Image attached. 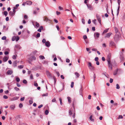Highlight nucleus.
Segmentation results:
<instances>
[{
  "label": "nucleus",
  "mask_w": 125,
  "mask_h": 125,
  "mask_svg": "<svg viewBox=\"0 0 125 125\" xmlns=\"http://www.w3.org/2000/svg\"><path fill=\"white\" fill-rule=\"evenodd\" d=\"M120 36L116 34L115 35L114 37V40L115 42H117L119 40Z\"/></svg>",
  "instance_id": "f257e3e1"
},
{
  "label": "nucleus",
  "mask_w": 125,
  "mask_h": 125,
  "mask_svg": "<svg viewBox=\"0 0 125 125\" xmlns=\"http://www.w3.org/2000/svg\"><path fill=\"white\" fill-rule=\"evenodd\" d=\"M107 62L109 68L112 70V65L111 62V61H109Z\"/></svg>",
  "instance_id": "f03ea898"
},
{
  "label": "nucleus",
  "mask_w": 125,
  "mask_h": 125,
  "mask_svg": "<svg viewBox=\"0 0 125 125\" xmlns=\"http://www.w3.org/2000/svg\"><path fill=\"white\" fill-rule=\"evenodd\" d=\"M109 46L111 47H116V44L114 42L112 41H111L110 42Z\"/></svg>",
  "instance_id": "7ed1b4c3"
},
{
  "label": "nucleus",
  "mask_w": 125,
  "mask_h": 125,
  "mask_svg": "<svg viewBox=\"0 0 125 125\" xmlns=\"http://www.w3.org/2000/svg\"><path fill=\"white\" fill-rule=\"evenodd\" d=\"M100 34L98 32H96L94 33V36L95 39L98 38Z\"/></svg>",
  "instance_id": "20e7f679"
},
{
  "label": "nucleus",
  "mask_w": 125,
  "mask_h": 125,
  "mask_svg": "<svg viewBox=\"0 0 125 125\" xmlns=\"http://www.w3.org/2000/svg\"><path fill=\"white\" fill-rule=\"evenodd\" d=\"M46 73L47 77L49 78H51L52 77V75L48 71H46Z\"/></svg>",
  "instance_id": "39448f33"
},
{
  "label": "nucleus",
  "mask_w": 125,
  "mask_h": 125,
  "mask_svg": "<svg viewBox=\"0 0 125 125\" xmlns=\"http://www.w3.org/2000/svg\"><path fill=\"white\" fill-rule=\"evenodd\" d=\"M117 2L118 3L119 6L118 7V9L117 10V16L119 14V8H120V4L121 3V1L120 0H117Z\"/></svg>",
  "instance_id": "423d86ee"
},
{
  "label": "nucleus",
  "mask_w": 125,
  "mask_h": 125,
  "mask_svg": "<svg viewBox=\"0 0 125 125\" xmlns=\"http://www.w3.org/2000/svg\"><path fill=\"white\" fill-rule=\"evenodd\" d=\"M96 17H97V19L99 22L101 23V20L100 16L98 14H96Z\"/></svg>",
  "instance_id": "0eeeda50"
},
{
  "label": "nucleus",
  "mask_w": 125,
  "mask_h": 125,
  "mask_svg": "<svg viewBox=\"0 0 125 125\" xmlns=\"http://www.w3.org/2000/svg\"><path fill=\"white\" fill-rule=\"evenodd\" d=\"M111 57V54L110 53H109L108 55L107 56V61H110V59Z\"/></svg>",
  "instance_id": "6e6552de"
},
{
  "label": "nucleus",
  "mask_w": 125,
  "mask_h": 125,
  "mask_svg": "<svg viewBox=\"0 0 125 125\" xmlns=\"http://www.w3.org/2000/svg\"><path fill=\"white\" fill-rule=\"evenodd\" d=\"M18 61L17 60H15L13 62L12 64L13 66L15 67L17 66Z\"/></svg>",
  "instance_id": "1a4fd4ad"
},
{
  "label": "nucleus",
  "mask_w": 125,
  "mask_h": 125,
  "mask_svg": "<svg viewBox=\"0 0 125 125\" xmlns=\"http://www.w3.org/2000/svg\"><path fill=\"white\" fill-rule=\"evenodd\" d=\"M69 113L70 115H71L72 114L74 113V110L73 109V108H72L69 110Z\"/></svg>",
  "instance_id": "9d476101"
},
{
  "label": "nucleus",
  "mask_w": 125,
  "mask_h": 125,
  "mask_svg": "<svg viewBox=\"0 0 125 125\" xmlns=\"http://www.w3.org/2000/svg\"><path fill=\"white\" fill-rule=\"evenodd\" d=\"M9 58V56H5L3 58V61L4 62H6L8 59Z\"/></svg>",
  "instance_id": "9b49d317"
},
{
  "label": "nucleus",
  "mask_w": 125,
  "mask_h": 125,
  "mask_svg": "<svg viewBox=\"0 0 125 125\" xmlns=\"http://www.w3.org/2000/svg\"><path fill=\"white\" fill-rule=\"evenodd\" d=\"M45 45L47 47H49L50 46V44L49 41H47L45 43Z\"/></svg>",
  "instance_id": "f8f14e48"
},
{
  "label": "nucleus",
  "mask_w": 125,
  "mask_h": 125,
  "mask_svg": "<svg viewBox=\"0 0 125 125\" xmlns=\"http://www.w3.org/2000/svg\"><path fill=\"white\" fill-rule=\"evenodd\" d=\"M86 5L88 7V9L90 10H93V8L89 4H86Z\"/></svg>",
  "instance_id": "ddd939ff"
},
{
  "label": "nucleus",
  "mask_w": 125,
  "mask_h": 125,
  "mask_svg": "<svg viewBox=\"0 0 125 125\" xmlns=\"http://www.w3.org/2000/svg\"><path fill=\"white\" fill-rule=\"evenodd\" d=\"M112 34V33L111 32H110L108 33H107L106 34V36L104 37L105 38H109L110 37V36Z\"/></svg>",
  "instance_id": "4468645a"
},
{
  "label": "nucleus",
  "mask_w": 125,
  "mask_h": 125,
  "mask_svg": "<svg viewBox=\"0 0 125 125\" xmlns=\"http://www.w3.org/2000/svg\"><path fill=\"white\" fill-rule=\"evenodd\" d=\"M120 58L122 60L123 59V53L122 52H120Z\"/></svg>",
  "instance_id": "2eb2a0df"
},
{
  "label": "nucleus",
  "mask_w": 125,
  "mask_h": 125,
  "mask_svg": "<svg viewBox=\"0 0 125 125\" xmlns=\"http://www.w3.org/2000/svg\"><path fill=\"white\" fill-rule=\"evenodd\" d=\"M15 108V105L14 104L11 105H10V108L11 109L13 110Z\"/></svg>",
  "instance_id": "dca6fc26"
},
{
  "label": "nucleus",
  "mask_w": 125,
  "mask_h": 125,
  "mask_svg": "<svg viewBox=\"0 0 125 125\" xmlns=\"http://www.w3.org/2000/svg\"><path fill=\"white\" fill-rule=\"evenodd\" d=\"M12 73V71L11 70H8L7 72V73L8 75H11Z\"/></svg>",
  "instance_id": "f3484780"
},
{
  "label": "nucleus",
  "mask_w": 125,
  "mask_h": 125,
  "mask_svg": "<svg viewBox=\"0 0 125 125\" xmlns=\"http://www.w3.org/2000/svg\"><path fill=\"white\" fill-rule=\"evenodd\" d=\"M26 4L28 5H31L32 3V2L31 1H26L25 2Z\"/></svg>",
  "instance_id": "a211bd4d"
},
{
  "label": "nucleus",
  "mask_w": 125,
  "mask_h": 125,
  "mask_svg": "<svg viewBox=\"0 0 125 125\" xmlns=\"http://www.w3.org/2000/svg\"><path fill=\"white\" fill-rule=\"evenodd\" d=\"M32 60H33L32 59L31 57H30L28 58V61L29 63L31 64V62Z\"/></svg>",
  "instance_id": "6ab92c4d"
},
{
  "label": "nucleus",
  "mask_w": 125,
  "mask_h": 125,
  "mask_svg": "<svg viewBox=\"0 0 125 125\" xmlns=\"http://www.w3.org/2000/svg\"><path fill=\"white\" fill-rule=\"evenodd\" d=\"M9 14L11 16H13L15 14V13L13 12L10 11L9 13Z\"/></svg>",
  "instance_id": "aec40b11"
},
{
  "label": "nucleus",
  "mask_w": 125,
  "mask_h": 125,
  "mask_svg": "<svg viewBox=\"0 0 125 125\" xmlns=\"http://www.w3.org/2000/svg\"><path fill=\"white\" fill-rule=\"evenodd\" d=\"M43 29V27L42 26H40V27L38 29V30L37 31H38L39 32H41V30H42Z\"/></svg>",
  "instance_id": "412c9836"
},
{
  "label": "nucleus",
  "mask_w": 125,
  "mask_h": 125,
  "mask_svg": "<svg viewBox=\"0 0 125 125\" xmlns=\"http://www.w3.org/2000/svg\"><path fill=\"white\" fill-rule=\"evenodd\" d=\"M34 22H35L36 23V26L37 28L39 26V23L37 22H32L33 24V25Z\"/></svg>",
  "instance_id": "4be33fe9"
},
{
  "label": "nucleus",
  "mask_w": 125,
  "mask_h": 125,
  "mask_svg": "<svg viewBox=\"0 0 125 125\" xmlns=\"http://www.w3.org/2000/svg\"><path fill=\"white\" fill-rule=\"evenodd\" d=\"M118 70V69H117L115 71L114 73V75H116L117 74Z\"/></svg>",
  "instance_id": "5701e85b"
},
{
  "label": "nucleus",
  "mask_w": 125,
  "mask_h": 125,
  "mask_svg": "<svg viewBox=\"0 0 125 125\" xmlns=\"http://www.w3.org/2000/svg\"><path fill=\"white\" fill-rule=\"evenodd\" d=\"M74 74L76 76V78H78L80 76L79 74L77 72H75Z\"/></svg>",
  "instance_id": "b1692460"
},
{
  "label": "nucleus",
  "mask_w": 125,
  "mask_h": 125,
  "mask_svg": "<svg viewBox=\"0 0 125 125\" xmlns=\"http://www.w3.org/2000/svg\"><path fill=\"white\" fill-rule=\"evenodd\" d=\"M44 21H46V22L47 21H50V22L51 21V20L50 19H48V18L47 17H46L44 19Z\"/></svg>",
  "instance_id": "393cba45"
},
{
  "label": "nucleus",
  "mask_w": 125,
  "mask_h": 125,
  "mask_svg": "<svg viewBox=\"0 0 125 125\" xmlns=\"http://www.w3.org/2000/svg\"><path fill=\"white\" fill-rule=\"evenodd\" d=\"M109 30V28L106 29L103 32V34H104L106 33H107Z\"/></svg>",
  "instance_id": "a878e982"
},
{
  "label": "nucleus",
  "mask_w": 125,
  "mask_h": 125,
  "mask_svg": "<svg viewBox=\"0 0 125 125\" xmlns=\"http://www.w3.org/2000/svg\"><path fill=\"white\" fill-rule=\"evenodd\" d=\"M19 98V97L17 96H15L12 98V100H15L18 99Z\"/></svg>",
  "instance_id": "bb28decb"
},
{
  "label": "nucleus",
  "mask_w": 125,
  "mask_h": 125,
  "mask_svg": "<svg viewBox=\"0 0 125 125\" xmlns=\"http://www.w3.org/2000/svg\"><path fill=\"white\" fill-rule=\"evenodd\" d=\"M30 98L31 99V100L29 101V103L30 104H31L33 103L32 99L31 97H30Z\"/></svg>",
  "instance_id": "cd10ccee"
},
{
  "label": "nucleus",
  "mask_w": 125,
  "mask_h": 125,
  "mask_svg": "<svg viewBox=\"0 0 125 125\" xmlns=\"http://www.w3.org/2000/svg\"><path fill=\"white\" fill-rule=\"evenodd\" d=\"M89 69L92 70H94V67L92 66L89 67Z\"/></svg>",
  "instance_id": "c85d7f7f"
},
{
  "label": "nucleus",
  "mask_w": 125,
  "mask_h": 125,
  "mask_svg": "<svg viewBox=\"0 0 125 125\" xmlns=\"http://www.w3.org/2000/svg\"><path fill=\"white\" fill-rule=\"evenodd\" d=\"M67 98L68 100V102L70 104V103L71 102V98L70 97H67Z\"/></svg>",
  "instance_id": "c756f323"
},
{
  "label": "nucleus",
  "mask_w": 125,
  "mask_h": 125,
  "mask_svg": "<svg viewBox=\"0 0 125 125\" xmlns=\"http://www.w3.org/2000/svg\"><path fill=\"white\" fill-rule=\"evenodd\" d=\"M73 109L74 110V113L73 114L74 115L72 117L73 118H74L75 117V110L74 107H73Z\"/></svg>",
  "instance_id": "7c9ffc66"
},
{
  "label": "nucleus",
  "mask_w": 125,
  "mask_h": 125,
  "mask_svg": "<svg viewBox=\"0 0 125 125\" xmlns=\"http://www.w3.org/2000/svg\"><path fill=\"white\" fill-rule=\"evenodd\" d=\"M93 116L92 115H91L90 117V119L91 121L94 122V120L92 118Z\"/></svg>",
  "instance_id": "2f4dec72"
},
{
  "label": "nucleus",
  "mask_w": 125,
  "mask_h": 125,
  "mask_svg": "<svg viewBox=\"0 0 125 125\" xmlns=\"http://www.w3.org/2000/svg\"><path fill=\"white\" fill-rule=\"evenodd\" d=\"M39 57L41 59H45V57L44 56L42 55H40L39 56Z\"/></svg>",
  "instance_id": "473e14b6"
},
{
  "label": "nucleus",
  "mask_w": 125,
  "mask_h": 125,
  "mask_svg": "<svg viewBox=\"0 0 125 125\" xmlns=\"http://www.w3.org/2000/svg\"><path fill=\"white\" fill-rule=\"evenodd\" d=\"M17 57V55H13V56L12 58L14 60L16 59V57Z\"/></svg>",
  "instance_id": "72a5a7b5"
},
{
  "label": "nucleus",
  "mask_w": 125,
  "mask_h": 125,
  "mask_svg": "<svg viewBox=\"0 0 125 125\" xmlns=\"http://www.w3.org/2000/svg\"><path fill=\"white\" fill-rule=\"evenodd\" d=\"M40 34L39 33H38L37 34L36 38H38L40 37Z\"/></svg>",
  "instance_id": "f704fd0d"
},
{
  "label": "nucleus",
  "mask_w": 125,
  "mask_h": 125,
  "mask_svg": "<svg viewBox=\"0 0 125 125\" xmlns=\"http://www.w3.org/2000/svg\"><path fill=\"white\" fill-rule=\"evenodd\" d=\"M4 14L5 16H6L8 14V12L6 11H5L4 12Z\"/></svg>",
  "instance_id": "c9c22d12"
},
{
  "label": "nucleus",
  "mask_w": 125,
  "mask_h": 125,
  "mask_svg": "<svg viewBox=\"0 0 125 125\" xmlns=\"http://www.w3.org/2000/svg\"><path fill=\"white\" fill-rule=\"evenodd\" d=\"M116 88L117 89H119L120 88V87L119 84H116Z\"/></svg>",
  "instance_id": "e433bc0d"
},
{
  "label": "nucleus",
  "mask_w": 125,
  "mask_h": 125,
  "mask_svg": "<svg viewBox=\"0 0 125 125\" xmlns=\"http://www.w3.org/2000/svg\"><path fill=\"white\" fill-rule=\"evenodd\" d=\"M16 37L14 36L12 38V40L13 41H14L15 40H16Z\"/></svg>",
  "instance_id": "4c0bfd02"
},
{
  "label": "nucleus",
  "mask_w": 125,
  "mask_h": 125,
  "mask_svg": "<svg viewBox=\"0 0 125 125\" xmlns=\"http://www.w3.org/2000/svg\"><path fill=\"white\" fill-rule=\"evenodd\" d=\"M14 89L15 90H16V91H18L20 89H19L18 88H17V87H15L14 88Z\"/></svg>",
  "instance_id": "58836bf2"
},
{
  "label": "nucleus",
  "mask_w": 125,
  "mask_h": 125,
  "mask_svg": "<svg viewBox=\"0 0 125 125\" xmlns=\"http://www.w3.org/2000/svg\"><path fill=\"white\" fill-rule=\"evenodd\" d=\"M116 33H117L118 31V29L116 27H115L114 28Z\"/></svg>",
  "instance_id": "ea45409f"
},
{
  "label": "nucleus",
  "mask_w": 125,
  "mask_h": 125,
  "mask_svg": "<svg viewBox=\"0 0 125 125\" xmlns=\"http://www.w3.org/2000/svg\"><path fill=\"white\" fill-rule=\"evenodd\" d=\"M18 68L20 69H22L23 67V65H21L19 66H18Z\"/></svg>",
  "instance_id": "a19ab883"
},
{
  "label": "nucleus",
  "mask_w": 125,
  "mask_h": 125,
  "mask_svg": "<svg viewBox=\"0 0 125 125\" xmlns=\"http://www.w3.org/2000/svg\"><path fill=\"white\" fill-rule=\"evenodd\" d=\"M49 111L47 110H46L45 111V113L46 115H47L49 113Z\"/></svg>",
  "instance_id": "79ce46f5"
},
{
  "label": "nucleus",
  "mask_w": 125,
  "mask_h": 125,
  "mask_svg": "<svg viewBox=\"0 0 125 125\" xmlns=\"http://www.w3.org/2000/svg\"><path fill=\"white\" fill-rule=\"evenodd\" d=\"M59 100H60V103L61 105H62V99L61 98H59Z\"/></svg>",
  "instance_id": "37998d69"
},
{
  "label": "nucleus",
  "mask_w": 125,
  "mask_h": 125,
  "mask_svg": "<svg viewBox=\"0 0 125 125\" xmlns=\"http://www.w3.org/2000/svg\"><path fill=\"white\" fill-rule=\"evenodd\" d=\"M16 81L17 82H19L20 81V79L19 77H17L16 78Z\"/></svg>",
  "instance_id": "c03bdc74"
},
{
  "label": "nucleus",
  "mask_w": 125,
  "mask_h": 125,
  "mask_svg": "<svg viewBox=\"0 0 125 125\" xmlns=\"http://www.w3.org/2000/svg\"><path fill=\"white\" fill-rule=\"evenodd\" d=\"M23 83L24 84H26L27 83V81L26 80L24 79L23 80Z\"/></svg>",
  "instance_id": "a18cd8bd"
},
{
  "label": "nucleus",
  "mask_w": 125,
  "mask_h": 125,
  "mask_svg": "<svg viewBox=\"0 0 125 125\" xmlns=\"http://www.w3.org/2000/svg\"><path fill=\"white\" fill-rule=\"evenodd\" d=\"M83 37L85 41V39H86L87 38V36L86 35H84L83 36Z\"/></svg>",
  "instance_id": "49530a36"
},
{
  "label": "nucleus",
  "mask_w": 125,
  "mask_h": 125,
  "mask_svg": "<svg viewBox=\"0 0 125 125\" xmlns=\"http://www.w3.org/2000/svg\"><path fill=\"white\" fill-rule=\"evenodd\" d=\"M92 66V64L91 63V62H88V67H89H89H90V66Z\"/></svg>",
  "instance_id": "de8ad7c7"
},
{
  "label": "nucleus",
  "mask_w": 125,
  "mask_h": 125,
  "mask_svg": "<svg viewBox=\"0 0 125 125\" xmlns=\"http://www.w3.org/2000/svg\"><path fill=\"white\" fill-rule=\"evenodd\" d=\"M74 83L73 82H72L71 85V88H73V87Z\"/></svg>",
  "instance_id": "09e8293b"
},
{
  "label": "nucleus",
  "mask_w": 125,
  "mask_h": 125,
  "mask_svg": "<svg viewBox=\"0 0 125 125\" xmlns=\"http://www.w3.org/2000/svg\"><path fill=\"white\" fill-rule=\"evenodd\" d=\"M6 37L5 36H3L2 38L1 39L2 40H6Z\"/></svg>",
  "instance_id": "8fccbe9b"
},
{
  "label": "nucleus",
  "mask_w": 125,
  "mask_h": 125,
  "mask_svg": "<svg viewBox=\"0 0 125 125\" xmlns=\"http://www.w3.org/2000/svg\"><path fill=\"white\" fill-rule=\"evenodd\" d=\"M31 57L32 58V59L33 60H35L36 59V58L34 57V56H32Z\"/></svg>",
  "instance_id": "3c124183"
},
{
  "label": "nucleus",
  "mask_w": 125,
  "mask_h": 125,
  "mask_svg": "<svg viewBox=\"0 0 125 125\" xmlns=\"http://www.w3.org/2000/svg\"><path fill=\"white\" fill-rule=\"evenodd\" d=\"M94 78V82L95 80V78H96L95 75V73L94 74V75L93 76Z\"/></svg>",
  "instance_id": "603ef678"
},
{
  "label": "nucleus",
  "mask_w": 125,
  "mask_h": 125,
  "mask_svg": "<svg viewBox=\"0 0 125 125\" xmlns=\"http://www.w3.org/2000/svg\"><path fill=\"white\" fill-rule=\"evenodd\" d=\"M19 6V4H17L16 5V6L14 7V8L16 9L17 8V7H18Z\"/></svg>",
  "instance_id": "864d4df0"
},
{
  "label": "nucleus",
  "mask_w": 125,
  "mask_h": 125,
  "mask_svg": "<svg viewBox=\"0 0 125 125\" xmlns=\"http://www.w3.org/2000/svg\"><path fill=\"white\" fill-rule=\"evenodd\" d=\"M42 42L43 43H45L46 42V41L45 39H43L42 40Z\"/></svg>",
  "instance_id": "5fc2aeb1"
},
{
  "label": "nucleus",
  "mask_w": 125,
  "mask_h": 125,
  "mask_svg": "<svg viewBox=\"0 0 125 125\" xmlns=\"http://www.w3.org/2000/svg\"><path fill=\"white\" fill-rule=\"evenodd\" d=\"M25 99L24 97H22L21 98L20 100L21 101H22L24 100Z\"/></svg>",
  "instance_id": "6e6d98bb"
},
{
  "label": "nucleus",
  "mask_w": 125,
  "mask_h": 125,
  "mask_svg": "<svg viewBox=\"0 0 125 125\" xmlns=\"http://www.w3.org/2000/svg\"><path fill=\"white\" fill-rule=\"evenodd\" d=\"M48 95V94L47 93H46L45 94H44L42 95L43 96H47Z\"/></svg>",
  "instance_id": "4d7b16f0"
},
{
  "label": "nucleus",
  "mask_w": 125,
  "mask_h": 125,
  "mask_svg": "<svg viewBox=\"0 0 125 125\" xmlns=\"http://www.w3.org/2000/svg\"><path fill=\"white\" fill-rule=\"evenodd\" d=\"M23 105L22 104L20 103L19 105V106L20 108H21L22 107Z\"/></svg>",
  "instance_id": "13d9d810"
},
{
  "label": "nucleus",
  "mask_w": 125,
  "mask_h": 125,
  "mask_svg": "<svg viewBox=\"0 0 125 125\" xmlns=\"http://www.w3.org/2000/svg\"><path fill=\"white\" fill-rule=\"evenodd\" d=\"M99 58L98 57H96L95 58L94 60L95 61H98Z\"/></svg>",
  "instance_id": "bf43d9fd"
},
{
  "label": "nucleus",
  "mask_w": 125,
  "mask_h": 125,
  "mask_svg": "<svg viewBox=\"0 0 125 125\" xmlns=\"http://www.w3.org/2000/svg\"><path fill=\"white\" fill-rule=\"evenodd\" d=\"M20 46L18 44H17L15 46V47L16 48H19L20 49Z\"/></svg>",
  "instance_id": "052dcab7"
},
{
  "label": "nucleus",
  "mask_w": 125,
  "mask_h": 125,
  "mask_svg": "<svg viewBox=\"0 0 125 125\" xmlns=\"http://www.w3.org/2000/svg\"><path fill=\"white\" fill-rule=\"evenodd\" d=\"M3 98L5 99H7L8 98V96L6 95H4L3 96Z\"/></svg>",
  "instance_id": "680f3d73"
},
{
  "label": "nucleus",
  "mask_w": 125,
  "mask_h": 125,
  "mask_svg": "<svg viewBox=\"0 0 125 125\" xmlns=\"http://www.w3.org/2000/svg\"><path fill=\"white\" fill-rule=\"evenodd\" d=\"M113 81V79L112 78H110L109 82L110 83H112Z\"/></svg>",
  "instance_id": "e2e57ef3"
},
{
  "label": "nucleus",
  "mask_w": 125,
  "mask_h": 125,
  "mask_svg": "<svg viewBox=\"0 0 125 125\" xmlns=\"http://www.w3.org/2000/svg\"><path fill=\"white\" fill-rule=\"evenodd\" d=\"M19 37L18 36H17V38H16V41L17 42V41H18L19 40Z\"/></svg>",
  "instance_id": "0e129e2a"
},
{
  "label": "nucleus",
  "mask_w": 125,
  "mask_h": 125,
  "mask_svg": "<svg viewBox=\"0 0 125 125\" xmlns=\"http://www.w3.org/2000/svg\"><path fill=\"white\" fill-rule=\"evenodd\" d=\"M123 118V117L122 115H119V116L118 119H122Z\"/></svg>",
  "instance_id": "69168bd1"
},
{
  "label": "nucleus",
  "mask_w": 125,
  "mask_h": 125,
  "mask_svg": "<svg viewBox=\"0 0 125 125\" xmlns=\"http://www.w3.org/2000/svg\"><path fill=\"white\" fill-rule=\"evenodd\" d=\"M56 74H57V75L58 76V77L60 75V74L58 72H56Z\"/></svg>",
  "instance_id": "338daca9"
},
{
  "label": "nucleus",
  "mask_w": 125,
  "mask_h": 125,
  "mask_svg": "<svg viewBox=\"0 0 125 125\" xmlns=\"http://www.w3.org/2000/svg\"><path fill=\"white\" fill-rule=\"evenodd\" d=\"M9 54V52L8 51H5L4 52V54L5 55L8 54Z\"/></svg>",
  "instance_id": "774afa93"
}]
</instances>
